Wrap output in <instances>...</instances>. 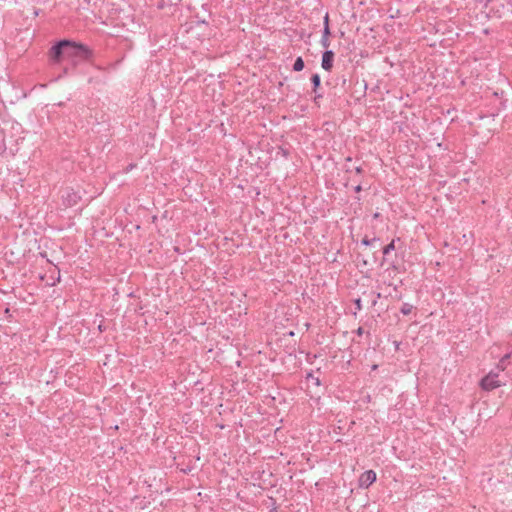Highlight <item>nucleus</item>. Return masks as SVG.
<instances>
[{"instance_id":"nucleus-2","label":"nucleus","mask_w":512,"mask_h":512,"mask_svg":"<svg viewBox=\"0 0 512 512\" xmlns=\"http://www.w3.org/2000/svg\"><path fill=\"white\" fill-rule=\"evenodd\" d=\"M498 372V370L497 372L491 371L488 375L482 378L480 386L483 390L491 391L501 386V381L498 379Z\"/></svg>"},{"instance_id":"nucleus-14","label":"nucleus","mask_w":512,"mask_h":512,"mask_svg":"<svg viewBox=\"0 0 512 512\" xmlns=\"http://www.w3.org/2000/svg\"><path fill=\"white\" fill-rule=\"evenodd\" d=\"M320 43H321L322 47H324L326 49L330 46V41H329V38H327V37H322Z\"/></svg>"},{"instance_id":"nucleus-19","label":"nucleus","mask_w":512,"mask_h":512,"mask_svg":"<svg viewBox=\"0 0 512 512\" xmlns=\"http://www.w3.org/2000/svg\"><path fill=\"white\" fill-rule=\"evenodd\" d=\"M356 332L358 335H362L364 333V329L362 327H359Z\"/></svg>"},{"instance_id":"nucleus-3","label":"nucleus","mask_w":512,"mask_h":512,"mask_svg":"<svg viewBox=\"0 0 512 512\" xmlns=\"http://www.w3.org/2000/svg\"><path fill=\"white\" fill-rule=\"evenodd\" d=\"M69 45V40L63 39L58 41L50 49V56L52 60L59 62L62 56H66V46Z\"/></svg>"},{"instance_id":"nucleus-8","label":"nucleus","mask_w":512,"mask_h":512,"mask_svg":"<svg viewBox=\"0 0 512 512\" xmlns=\"http://www.w3.org/2000/svg\"><path fill=\"white\" fill-rule=\"evenodd\" d=\"M306 381L308 383V386L310 385V383L315 385V386H320V379H319V377H316L312 372L307 374Z\"/></svg>"},{"instance_id":"nucleus-11","label":"nucleus","mask_w":512,"mask_h":512,"mask_svg":"<svg viewBox=\"0 0 512 512\" xmlns=\"http://www.w3.org/2000/svg\"><path fill=\"white\" fill-rule=\"evenodd\" d=\"M413 308L414 306L412 304L404 303L400 311L403 315H409L412 312Z\"/></svg>"},{"instance_id":"nucleus-13","label":"nucleus","mask_w":512,"mask_h":512,"mask_svg":"<svg viewBox=\"0 0 512 512\" xmlns=\"http://www.w3.org/2000/svg\"><path fill=\"white\" fill-rule=\"evenodd\" d=\"M376 241H379V238L374 237L372 239H369L368 237H364L362 239V244L366 245V246H369V245H371L372 243H374Z\"/></svg>"},{"instance_id":"nucleus-12","label":"nucleus","mask_w":512,"mask_h":512,"mask_svg":"<svg viewBox=\"0 0 512 512\" xmlns=\"http://www.w3.org/2000/svg\"><path fill=\"white\" fill-rule=\"evenodd\" d=\"M395 249L394 240L383 248V254L388 255Z\"/></svg>"},{"instance_id":"nucleus-16","label":"nucleus","mask_w":512,"mask_h":512,"mask_svg":"<svg viewBox=\"0 0 512 512\" xmlns=\"http://www.w3.org/2000/svg\"><path fill=\"white\" fill-rule=\"evenodd\" d=\"M322 98V95L321 94H317V92L315 93V97H314V102L315 104L319 105V100Z\"/></svg>"},{"instance_id":"nucleus-18","label":"nucleus","mask_w":512,"mask_h":512,"mask_svg":"<svg viewBox=\"0 0 512 512\" xmlns=\"http://www.w3.org/2000/svg\"><path fill=\"white\" fill-rule=\"evenodd\" d=\"M361 190H362V186L361 185H357V186L354 187V191L356 193H359Z\"/></svg>"},{"instance_id":"nucleus-1","label":"nucleus","mask_w":512,"mask_h":512,"mask_svg":"<svg viewBox=\"0 0 512 512\" xmlns=\"http://www.w3.org/2000/svg\"><path fill=\"white\" fill-rule=\"evenodd\" d=\"M66 56L84 61L89 60L93 56V52L88 46L69 40V45L66 46Z\"/></svg>"},{"instance_id":"nucleus-6","label":"nucleus","mask_w":512,"mask_h":512,"mask_svg":"<svg viewBox=\"0 0 512 512\" xmlns=\"http://www.w3.org/2000/svg\"><path fill=\"white\" fill-rule=\"evenodd\" d=\"M63 199L67 206H73L78 203L80 197L75 192L67 191L66 195H63Z\"/></svg>"},{"instance_id":"nucleus-15","label":"nucleus","mask_w":512,"mask_h":512,"mask_svg":"<svg viewBox=\"0 0 512 512\" xmlns=\"http://www.w3.org/2000/svg\"><path fill=\"white\" fill-rule=\"evenodd\" d=\"M329 36H330V28H329V25L326 24L324 29H323L322 37L329 38Z\"/></svg>"},{"instance_id":"nucleus-10","label":"nucleus","mask_w":512,"mask_h":512,"mask_svg":"<svg viewBox=\"0 0 512 512\" xmlns=\"http://www.w3.org/2000/svg\"><path fill=\"white\" fill-rule=\"evenodd\" d=\"M303 68H304V61H303L302 57H297L294 62V65H293V70L296 72H299V71H302Z\"/></svg>"},{"instance_id":"nucleus-21","label":"nucleus","mask_w":512,"mask_h":512,"mask_svg":"<svg viewBox=\"0 0 512 512\" xmlns=\"http://www.w3.org/2000/svg\"><path fill=\"white\" fill-rule=\"evenodd\" d=\"M360 302H361V300H360V299H357V300L355 301V303H356V305H357L358 309H360V308H361V306H360Z\"/></svg>"},{"instance_id":"nucleus-23","label":"nucleus","mask_w":512,"mask_h":512,"mask_svg":"<svg viewBox=\"0 0 512 512\" xmlns=\"http://www.w3.org/2000/svg\"><path fill=\"white\" fill-rule=\"evenodd\" d=\"M381 298V294L377 293V299Z\"/></svg>"},{"instance_id":"nucleus-17","label":"nucleus","mask_w":512,"mask_h":512,"mask_svg":"<svg viewBox=\"0 0 512 512\" xmlns=\"http://www.w3.org/2000/svg\"><path fill=\"white\" fill-rule=\"evenodd\" d=\"M326 24H327V25H329V15H328V13H326V15H325V17H324V26H325Z\"/></svg>"},{"instance_id":"nucleus-9","label":"nucleus","mask_w":512,"mask_h":512,"mask_svg":"<svg viewBox=\"0 0 512 512\" xmlns=\"http://www.w3.org/2000/svg\"><path fill=\"white\" fill-rule=\"evenodd\" d=\"M311 83L313 85V92L316 93L321 84V78L319 74L316 73L311 76Z\"/></svg>"},{"instance_id":"nucleus-4","label":"nucleus","mask_w":512,"mask_h":512,"mask_svg":"<svg viewBox=\"0 0 512 512\" xmlns=\"http://www.w3.org/2000/svg\"><path fill=\"white\" fill-rule=\"evenodd\" d=\"M376 481V473L373 470L363 472L359 478V486L368 488Z\"/></svg>"},{"instance_id":"nucleus-20","label":"nucleus","mask_w":512,"mask_h":512,"mask_svg":"<svg viewBox=\"0 0 512 512\" xmlns=\"http://www.w3.org/2000/svg\"><path fill=\"white\" fill-rule=\"evenodd\" d=\"M355 171H356V173H358V174L362 173V168H361V166H357V167H355Z\"/></svg>"},{"instance_id":"nucleus-7","label":"nucleus","mask_w":512,"mask_h":512,"mask_svg":"<svg viewBox=\"0 0 512 512\" xmlns=\"http://www.w3.org/2000/svg\"><path fill=\"white\" fill-rule=\"evenodd\" d=\"M512 359V353L505 354L497 364L496 369L498 371H504L506 369L507 363Z\"/></svg>"},{"instance_id":"nucleus-22","label":"nucleus","mask_w":512,"mask_h":512,"mask_svg":"<svg viewBox=\"0 0 512 512\" xmlns=\"http://www.w3.org/2000/svg\"><path fill=\"white\" fill-rule=\"evenodd\" d=\"M360 4H361V5H364V4H365V0H361V1H360Z\"/></svg>"},{"instance_id":"nucleus-5","label":"nucleus","mask_w":512,"mask_h":512,"mask_svg":"<svg viewBox=\"0 0 512 512\" xmlns=\"http://www.w3.org/2000/svg\"><path fill=\"white\" fill-rule=\"evenodd\" d=\"M334 52L332 50H326L322 55L321 66L324 70L330 71L333 67Z\"/></svg>"}]
</instances>
